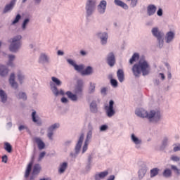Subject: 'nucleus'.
<instances>
[{"instance_id": "obj_1", "label": "nucleus", "mask_w": 180, "mask_h": 180, "mask_svg": "<svg viewBox=\"0 0 180 180\" xmlns=\"http://www.w3.org/2000/svg\"><path fill=\"white\" fill-rule=\"evenodd\" d=\"M131 71L135 78H140V75L147 77L151 74V65L147 60L141 58L132 66Z\"/></svg>"}, {"instance_id": "obj_2", "label": "nucleus", "mask_w": 180, "mask_h": 180, "mask_svg": "<svg viewBox=\"0 0 180 180\" xmlns=\"http://www.w3.org/2000/svg\"><path fill=\"white\" fill-rule=\"evenodd\" d=\"M84 82L82 80H78L77 84L74 89V93L71 91H68L65 95L72 102H78L80 98H82L84 95Z\"/></svg>"}, {"instance_id": "obj_3", "label": "nucleus", "mask_w": 180, "mask_h": 180, "mask_svg": "<svg viewBox=\"0 0 180 180\" xmlns=\"http://www.w3.org/2000/svg\"><path fill=\"white\" fill-rule=\"evenodd\" d=\"M51 81L52 82H49V86L53 95L55 96H58L60 95H61L62 96H64L65 94L64 93V90H63V89L58 90V89L57 88V86H61V85L63 84L61 80L56 77H52Z\"/></svg>"}, {"instance_id": "obj_4", "label": "nucleus", "mask_w": 180, "mask_h": 180, "mask_svg": "<svg viewBox=\"0 0 180 180\" xmlns=\"http://www.w3.org/2000/svg\"><path fill=\"white\" fill-rule=\"evenodd\" d=\"M9 51L11 53H18L20 50V47H22V35H15L9 39Z\"/></svg>"}, {"instance_id": "obj_5", "label": "nucleus", "mask_w": 180, "mask_h": 180, "mask_svg": "<svg viewBox=\"0 0 180 180\" xmlns=\"http://www.w3.org/2000/svg\"><path fill=\"white\" fill-rule=\"evenodd\" d=\"M93 131L94 125L90 122L88 124V131L86 132L85 141L82 148V154H85L88 150V146H89V143H91V140H92Z\"/></svg>"}, {"instance_id": "obj_6", "label": "nucleus", "mask_w": 180, "mask_h": 180, "mask_svg": "<svg viewBox=\"0 0 180 180\" xmlns=\"http://www.w3.org/2000/svg\"><path fill=\"white\" fill-rule=\"evenodd\" d=\"M161 117H162V115L161 114V111L160 110H150L148 112V120L150 123H158L160 120H161Z\"/></svg>"}, {"instance_id": "obj_7", "label": "nucleus", "mask_w": 180, "mask_h": 180, "mask_svg": "<svg viewBox=\"0 0 180 180\" xmlns=\"http://www.w3.org/2000/svg\"><path fill=\"white\" fill-rule=\"evenodd\" d=\"M96 0H87L85 6L86 16L91 18L96 11Z\"/></svg>"}, {"instance_id": "obj_8", "label": "nucleus", "mask_w": 180, "mask_h": 180, "mask_svg": "<svg viewBox=\"0 0 180 180\" xmlns=\"http://www.w3.org/2000/svg\"><path fill=\"white\" fill-rule=\"evenodd\" d=\"M85 137V135L84 134H81L77 143H76L75 146V152H70V157L71 158H77L78 157V154L81 153V148H82V143H84V139Z\"/></svg>"}, {"instance_id": "obj_9", "label": "nucleus", "mask_w": 180, "mask_h": 180, "mask_svg": "<svg viewBox=\"0 0 180 180\" xmlns=\"http://www.w3.org/2000/svg\"><path fill=\"white\" fill-rule=\"evenodd\" d=\"M130 139L131 143L134 145L135 148L136 150H141V146H143V139L135 134H131Z\"/></svg>"}, {"instance_id": "obj_10", "label": "nucleus", "mask_w": 180, "mask_h": 180, "mask_svg": "<svg viewBox=\"0 0 180 180\" xmlns=\"http://www.w3.org/2000/svg\"><path fill=\"white\" fill-rule=\"evenodd\" d=\"M115 105V101L113 100H110L109 101L108 105L105 107V115L109 118L113 117L115 115H116V110H115V108L113 107Z\"/></svg>"}, {"instance_id": "obj_11", "label": "nucleus", "mask_w": 180, "mask_h": 180, "mask_svg": "<svg viewBox=\"0 0 180 180\" xmlns=\"http://www.w3.org/2000/svg\"><path fill=\"white\" fill-rule=\"evenodd\" d=\"M96 37L100 39L101 44L102 46H106L108 44V39H109V34L106 32H99L96 34Z\"/></svg>"}, {"instance_id": "obj_12", "label": "nucleus", "mask_w": 180, "mask_h": 180, "mask_svg": "<svg viewBox=\"0 0 180 180\" xmlns=\"http://www.w3.org/2000/svg\"><path fill=\"white\" fill-rule=\"evenodd\" d=\"M38 63L39 64H41L42 65H44V64H50V57L46 53H41L39 55Z\"/></svg>"}, {"instance_id": "obj_13", "label": "nucleus", "mask_w": 180, "mask_h": 180, "mask_svg": "<svg viewBox=\"0 0 180 180\" xmlns=\"http://www.w3.org/2000/svg\"><path fill=\"white\" fill-rule=\"evenodd\" d=\"M107 6L108 2L106 0H102L100 1L99 4L97 6V11L98 12L99 15H105Z\"/></svg>"}, {"instance_id": "obj_14", "label": "nucleus", "mask_w": 180, "mask_h": 180, "mask_svg": "<svg viewBox=\"0 0 180 180\" xmlns=\"http://www.w3.org/2000/svg\"><path fill=\"white\" fill-rule=\"evenodd\" d=\"M67 63H68L70 65H72V67H74L75 71H77V72H82V71H84V68H85L84 65H77L75 60L72 59H67Z\"/></svg>"}, {"instance_id": "obj_15", "label": "nucleus", "mask_w": 180, "mask_h": 180, "mask_svg": "<svg viewBox=\"0 0 180 180\" xmlns=\"http://www.w3.org/2000/svg\"><path fill=\"white\" fill-rule=\"evenodd\" d=\"M106 62L110 67L115 66V64H116V57L115 56V53L113 52H110L107 55Z\"/></svg>"}, {"instance_id": "obj_16", "label": "nucleus", "mask_w": 180, "mask_h": 180, "mask_svg": "<svg viewBox=\"0 0 180 180\" xmlns=\"http://www.w3.org/2000/svg\"><path fill=\"white\" fill-rule=\"evenodd\" d=\"M135 114L138 117H141V119H148V111L144 110L143 108H137L135 110Z\"/></svg>"}, {"instance_id": "obj_17", "label": "nucleus", "mask_w": 180, "mask_h": 180, "mask_svg": "<svg viewBox=\"0 0 180 180\" xmlns=\"http://www.w3.org/2000/svg\"><path fill=\"white\" fill-rule=\"evenodd\" d=\"M151 33L153 36L156 39H158L160 37H164V32H161L158 27H154L153 28H152Z\"/></svg>"}, {"instance_id": "obj_18", "label": "nucleus", "mask_w": 180, "mask_h": 180, "mask_svg": "<svg viewBox=\"0 0 180 180\" xmlns=\"http://www.w3.org/2000/svg\"><path fill=\"white\" fill-rule=\"evenodd\" d=\"M9 74V68L8 66L0 64V77H8V75Z\"/></svg>"}, {"instance_id": "obj_19", "label": "nucleus", "mask_w": 180, "mask_h": 180, "mask_svg": "<svg viewBox=\"0 0 180 180\" xmlns=\"http://www.w3.org/2000/svg\"><path fill=\"white\" fill-rule=\"evenodd\" d=\"M109 175V171L105 170L104 172L96 173V175H94V179L95 180H102L105 179L106 176Z\"/></svg>"}, {"instance_id": "obj_20", "label": "nucleus", "mask_w": 180, "mask_h": 180, "mask_svg": "<svg viewBox=\"0 0 180 180\" xmlns=\"http://www.w3.org/2000/svg\"><path fill=\"white\" fill-rule=\"evenodd\" d=\"M32 122L34 123H36L38 126H41V124H43V122H41V119H40V117L37 115L36 110L32 111Z\"/></svg>"}, {"instance_id": "obj_21", "label": "nucleus", "mask_w": 180, "mask_h": 180, "mask_svg": "<svg viewBox=\"0 0 180 180\" xmlns=\"http://www.w3.org/2000/svg\"><path fill=\"white\" fill-rule=\"evenodd\" d=\"M68 168V162H60L58 168V174H64V172L67 171Z\"/></svg>"}, {"instance_id": "obj_22", "label": "nucleus", "mask_w": 180, "mask_h": 180, "mask_svg": "<svg viewBox=\"0 0 180 180\" xmlns=\"http://www.w3.org/2000/svg\"><path fill=\"white\" fill-rule=\"evenodd\" d=\"M157 12V6L154 4H150L147 7V15L148 16H153Z\"/></svg>"}, {"instance_id": "obj_23", "label": "nucleus", "mask_w": 180, "mask_h": 180, "mask_svg": "<svg viewBox=\"0 0 180 180\" xmlns=\"http://www.w3.org/2000/svg\"><path fill=\"white\" fill-rule=\"evenodd\" d=\"M15 4H16V0H11L10 4L6 5L4 7L3 13H8V12L12 11V9H13V6H15Z\"/></svg>"}, {"instance_id": "obj_24", "label": "nucleus", "mask_w": 180, "mask_h": 180, "mask_svg": "<svg viewBox=\"0 0 180 180\" xmlns=\"http://www.w3.org/2000/svg\"><path fill=\"white\" fill-rule=\"evenodd\" d=\"M9 84L14 89H18V82L15 80V73H11L9 77Z\"/></svg>"}, {"instance_id": "obj_25", "label": "nucleus", "mask_w": 180, "mask_h": 180, "mask_svg": "<svg viewBox=\"0 0 180 180\" xmlns=\"http://www.w3.org/2000/svg\"><path fill=\"white\" fill-rule=\"evenodd\" d=\"M34 140L35 143H37L39 150H44V148L46 147V143H44L41 138L35 137Z\"/></svg>"}, {"instance_id": "obj_26", "label": "nucleus", "mask_w": 180, "mask_h": 180, "mask_svg": "<svg viewBox=\"0 0 180 180\" xmlns=\"http://www.w3.org/2000/svg\"><path fill=\"white\" fill-rule=\"evenodd\" d=\"M114 4L115 5H116V6H120L125 11H127L129 9V6L127 5V4L123 2L122 0H114Z\"/></svg>"}, {"instance_id": "obj_27", "label": "nucleus", "mask_w": 180, "mask_h": 180, "mask_svg": "<svg viewBox=\"0 0 180 180\" xmlns=\"http://www.w3.org/2000/svg\"><path fill=\"white\" fill-rule=\"evenodd\" d=\"M8 60L7 62L8 67H11L12 68L15 67V63L13 61H15V59L16 58V56L13 54H8Z\"/></svg>"}, {"instance_id": "obj_28", "label": "nucleus", "mask_w": 180, "mask_h": 180, "mask_svg": "<svg viewBox=\"0 0 180 180\" xmlns=\"http://www.w3.org/2000/svg\"><path fill=\"white\" fill-rule=\"evenodd\" d=\"M175 37V34L172 31H169L167 32L166 36L165 37L166 43H171L174 38Z\"/></svg>"}, {"instance_id": "obj_29", "label": "nucleus", "mask_w": 180, "mask_h": 180, "mask_svg": "<svg viewBox=\"0 0 180 180\" xmlns=\"http://www.w3.org/2000/svg\"><path fill=\"white\" fill-rule=\"evenodd\" d=\"M94 73V69H92V67L88 66L85 68L84 70L82 71L81 75L83 76L85 75H91V74Z\"/></svg>"}, {"instance_id": "obj_30", "label": "nucleus", "mask_w": 180, "mask_h": 180, "mask_svg": "<svg viewBox=\"0 0 180 180\" xmlns=\"http://www.w3.org/2000/svg\"><path fill=\"white\" fill-rule=\"evenodd\" d=\"M117 77L120 82H123V81H124V72H123V70L119 69L117 70Z\"/></svg>"}, {"instance_id": "obj_31", "label": "nucleus", "mask_w": 180, "mask_h": 180, "mask_svg": "<svg viewBox=\"0 0 180 180\" xmlns=\"http://www.w3.org/2000/svg\"><path fill=\"white\" fill-rule=\"evenodd\" d=\"M0 98L3 103H6V101H8V96L6 95V93H5V91L1 89H0Z\"/></svg>"}, {"instance_id": "obj_32", "label": "nucleus", "mask_w": 180, "mask_h": 180, "mask_svg": "<svg viewBox=\"0 0 180 180\" xmlns=\"http://www.w3.org/2000/svg\"><path fill=\"white\" fill-rule=\"evenodd\" d=\"M90 110L92 113H96L98 112V105L96 101H92L90 104Z\"/></svg>"}, {"instance_id": "obj_33", "label": "nucleus", "mask_w": 180, "mask_h": 180, "mask_svg": "<svg viewBox=\"0 0 180 180\" xmlns=\"http://www.w3.org/2000/svg\"><path fill=\"white\" fill-rule=\"evenodd\" d=\"M17 77H18L19 84H20V85H22V84H23V82H25V75H23V73H22V72H18L17 74Z\"/></svg>"}, {"instance_id": "obj_34", "label": "nucleus", "mask_w": 180, "mask_h": 180, "mask_svg": "<svg viewBox=\"0 0 180 180\" xmlns=\"http://www.w3.org/2000/svg\"><path fill=\"white\" fill-rule=\"evenodd\" d=\"M16 98H18V99H22V101H27V95L23 91H20L16 94Z\"/></svg>"}, {"instance_id": "obj_35", "label": "nucleus", "mask_w": 180, "mask_h": 180, "mask_svg": "<svg viewBox=\"0 0 180 180\" xmlns=\"http://www.w3.org/2000/svg\"><path fill=\"white\" fill-rule=\"evenodd\" d=\"M33 165V162H30L26 169L25 178H29V175H30V172H32V167Z\"/></svg>"}, {"instance_id": "obj_36", "label": "nucleus", "mask_w": 180, "mask_h": 180, "mask_svg": "<svg viewBox=\"0 0 180 180\" xmlns=\"http://www.w3.org/2000/svg\"><path fill=\"white\" fill-rule=\"evenodd\" d=\"M139 58L140 54H139V53H134L129 59V64H133V63H135V61H137Z\"/></svg>"}, {"instance_id": "obj_37", "label": "nucleus", "mask_w": 180, "mask_h": 180, "mask_svg": "<svg viewBox=\"0 0 180 180\" xmlns=\"http://www.w3.org/2000/svg\"><path fill=\"white\" fill-rule=\"evenodd\" d=\"M41 169V167H40V165L37 164L34 166L33 170H32V175H37L40 173V171Z\"/></svg>"}, {"instance_id": "obj_38", "label": "nucleus", "mask_w": 180, "mask_h": 180, "mask_svg": "<svg viewBox=\"0 0 180 180\" xmlns=\"http://www.w3.org/2000/svg\"><path fill=\"white\" fill-rule=\"evenodd\" d=\"M96 88V84L94 82H90L89 83V94H94L95 89Z\"/></svg>"}, {"instance_id": "obj_39", "label": "nucleus", "mask_w": 180, "mask_h": 180, "mask_svg": "<svg viewBox=\"0 0 180 180\" xmlns=\"http://www.w3.org/2000/svg\"><path fill=\"white\" fill-rule=\"evenodd\" d=\"M165 178H171L172 176V172L169 169H165L162 173Z\"/></svg>"}, {"instance_id": "obj_40", "label": "nucleus", "mask_w": 180, "mask_h": 180, "mask_svg": "<svg viewBox=\"0 0 180 180\" xmlns=\"http://www.w3.org/2000/svg\"><path fill=\"white\" fill-rule=\"evenodd\" d=\"M158 172H160V169L153 168L150 170V178H154V176H157L158 175Z\"/></svg>"}, {"instance_id": "obj_41", "label": "nucleus", "mask_w": 180, "mask_h": 180, "mask_svg": "<svg viewBox=\"0 0 180 180\" xmlns=\"http://www.w3.org/2000/svg\"><path fill=\"white\" fill-rule=\"evenodd\" d=\"M147 173V170L144 168L141 169L139 171V179H143L144 178L146 174Z\"/></svg>"}, {"instance_id": "obj_42", "label": "nucleus", "mask_w": 180, "mask_h": 180, "mask_svg": "<svg viewBox=\"0 0 180 180\" xmlns=\"http://www.w3.org/2000/svg\"><path fill=\"white\" fill-rule=\"evenodd\" d=\"M29 22H30V19L25 18L24 21L22 22V24L21 25L22 30H26L27 27V25H29Z\"/></svg>"}, {"instance_id": "obj_43", "label": "nucleus", "mask_w": 180, "mask_h": 180, "mask_svg": "<svg viewBox=\"0 0 180 180\" xmlns=\"http://www.w3.org/2000/svg\"><path fill=\"white\" fill-rule=\"evenodd\" d=\"M60 128V123H55V124H53L52 125H51L48 129H49L51 131H53L55 130H57V129H59Z\"/></svg>"}, {"instance_id": "obj_44", "label": "nucleus", "mask_w": 180, "mask_h": 180, "mask_svg": "<svg viewBox=\"0 0 180 180\" xmlns=\"http://www.w3.org/2000/svg\"><path fill=\"white\" fill-rule=\"evenodd\" d=\"M127 2H130V8H136L139 5V0H127Z\"/></svg>"}, {"instance_id": "obj_45", "label": "nucleus", "mask_w": 180, "mask_h": 180, "mask_svg": "<svg viewBox=\"0 0 180 180\" xmlns=\"http://www.w3.org/2000/svg\"><path fill=\"white\" fill-rule=\"evenodd\" d=\"M157 40L159 49H162V47H164V37L157 38Z\"/></svg>"}, {"instance_id": "obj_46", "label": "nucleus", "mask_w": 180, "mask_h": 180, "mask_svg": "<svg viewBox=\"0 0 180 180\" xmlns=\"http://www.w3.org/2000/svg\"><path fill=\"white\" fill-rule=\"evenodd\" d=\"M4 149L7 153H12V146L9 143L6 142L4 143Z\"/></svg>"}, {"instance_id": "obj_47", "label": "nucleus", "mask_w": 180, "mask_h": 180, "mask_svg": "<svg viewBox=\"0 0 180 180\" xmlns=\"http://www.w3.org/2000/svg\"><path fill=\"white\" fill-rule=\"evenodd\" d=\"M20 19H22V15H20V14H18L14 20L11 22V25H16V23H19V20H20Z\"/></svg>"}, {"instance_id": "obj_48", "label": "nucleus", "mask_w": 180, "mask_h": 180, "mask_svg": "<svg viewBox=\"0 0 180 180\" xmlns=\"http://www.w3.org/2000/svg\"><path fill=\"white\" fill-rule=\"evenodd\" d=\"M94 158L92 157V155H89L88 156V165L86 166V168H88L89 169H91V164H92V159Z\"/></svg>"}, {"instance_id": "obj_49", "label": "nucleus", "mask_w": 180, "mask_h": 180, "mask_svg": "<svg viewBox=\"0 0 180 180\" xmlns=\"http://www.w3.org/2000/svg\"><path fill=\"white\" fill-rule=\"evenodd\" d=\"M53 136H54V132L53 131H50L49 129H48L47 137L51 141L54 140V139L53 138Z\"/></svg>"}, {"instance_id": "obj_50", "label": "nucleus", "mask_w": 180, "mask_h": 180, "mask_svg": "<svg viewBox=\"0 0 180 180\" xmlns=\"http://www.w3.org/2000/svg\"><path fill=\"white\" fill-rule=\"evenodd\" d=\"M173 146V151L174 153H176V151H180V143H174Z\"/></svg>"}, {"instance_id": "obj_51", "label": "nucleus", "mask_w": 180, "mask_h": 180, "mask_svg": "<svg viewBox=\"0 0 180 180\" xmlns=\"http://www.w3.org/2000/svg\"><path fill=\"white\" fill-rule=\"evenodd\" d=\"M171 161H174V162H178L180 161V158L176 155H172L170 157Z\"/></svg>"}, {"instance_id": "obj_52", "label": "nucleus", "mask_w": 180, "mask_h": 180, "mask_svg": "<svg viewBox=\"0 0 180 180\" xmlns=\"http://www.w3.org/2000/svg\"><path fill=\"white\" fill-rule=\"evenodd\" d=\"M72 144V140H66L63 143L64 147H70V146Z\"/></svg>"}, {"instance_id": "obj_53", "label": "nucleus", "mask_w": 180, "mask_h": 180, "mask_svg": "<svg viewBox=\"0 0 180 180\" xmlns=\"http://www.w3.org/2000/svg\"><path fill=\"white\" fill-rule=\"evenodd\" d=\"M109 129V127L107 124H103L100 127L99 130L100 131H106Z\"/></svg>"}, {"instance_id": "obj_54", "label": "nucleus", "mask_w": 180, "mask_h": 180, "mask_svg": "<svg viewBox=\"0 0 180 180\" xmlns=\"http://www.w3.org/2000/svg\"><path fill=\"white\" fill-rule=\"evenodd\" d=\"M110 84H111L112 86H113V88H117V80H116L115 79H110Z\"/></svg>"}, {"instance_id": "obj_55", "label": "nucleus", "mask_w": 180, "mask_h": 180, "mask_svg": "<svg viewBox=\"0 0 180 180\" xmlns=\"http://www.w3.org/2000/svg\"><path fill=\"white\" fill-rule=\"evenodd\" d=\"M162 144L163 147H167L168 146V138L165 137L162 140Z\"/></svg>"}, {"instance_id": "obj_56", "label": "nucleus", "mask_w": 180, "mask_h": 180, "mask_svg": "<svg viewBox=\"0 0 180 180\" xmlns=\"http://www.w3.org/2000/svg\"><path fill=\"white\" fill-rule=\"evenodd\" d=\"M171 169L173 170V171H175V172H176L177 174H179V169H178V167L174 165H171Z\"/></svg>"}, {"instance_id": "obj_57", "label": "nucleus", "mask_w": 180, "mask_h": 180, "mask_svg": "<svg viewBox=\"0 0 180 180\" xmlns=\"http://www.w3.org/2000/svg\"><path fill=\"white\" fill-rule=\"evenodd\" d=\"M106 92H108V88H106V87H103V88H101V95H106Z\"/></svg>"}, {"instance_id": "obj_58", "label": "nucleus", "mask_w": 180, "mask_h": 180, "mask_svg": "<svg viewBox=\"0 0 180 180\" xmlns=\"http://www.w3.org/2000/svg\"><path fill=\"white\" fill-rule=\"evenodd\" d=\"M18 130H19V131H22V130H27V127L25 125H20L18 127Z\"/></svg>"}, {"instance_id": "obj_59", "label": "nucleus", "mask_w": 180, "mask_h": 180, "mask_svg": "<svg viewBox=\"0 0 180 180\" xmlns=\"http://www.w3.org/2000/svg\"><path fill=\"white\" fill-rule=\"evenodd\" d=\"M60 102L62 103H68V98H65V97H63L61 99H60Z\"/></svg>"}, {"instance_id": "obj_60", "label": "nucleus", "mask_w": 180, "mask_h": 180, "mask_svg": "<svg viewBox=\"0 0 180 180\" xmlns=\"http://www.w3.org/2000/svg\"><path fill=\"white\" fill-rule=\"evenodd\" d=\"M46 155V152H41L40 154H39V160L40 161V160H43V158H44V156Z\"/></svg>"}, {"instance_id": "obj_61", "label": "nucleus", "mask_w": 180, "mask_h": 180, "mask_svg": "<svg viewBox=\"0 0 180 180\" xmlns=\"http://www.w3.org/2000/svg\"><path fill=\"white\" fill-rule=\"evenodd\" d=\"M2 162H4V164H6V162H8V156L6 155L2 157Z\"/></svg>"}, {"instance_id": "obj_62", "label": "nucleus", "mask_w": 180, "mask_h": 180, "mask_svg": "<svg viewBox=\"0 0 180 180\" xmlns=\"http://www.w3.org/2000/svg\"><path fill=\"white\" fill-rule=\"evenodd\" d=\"M158 16H162V8H159L157 11Z\"/></svg>"}, {"instance_id": "obj_63", "label": "nucleus", "mask_w": 180, "mask_h": 180, "mask_svg": "<svg viewBox=\"0 0 180 180\" xmlns=\"http://www.w3.org/2000/svg\"><path fill=\"white\" fill-rule=\"evenodd\" d=\"M106 180H115V175H110Z\"/></svg>"}, {"instance_id": "obj_64", "label": "nucleus", "mask_w": 180, "mask_h": 180, "mask_svg": "<svg viewBox=\"0 0 180 180\" xmlns=\"http://www.w3.org/2000/svg\"><path fill=\"white\" fill-rule=\"evenodd\" d=\"M57 54L58 56H63L64 54V51L58 50Z\"/></svg>"}]
</instances>
